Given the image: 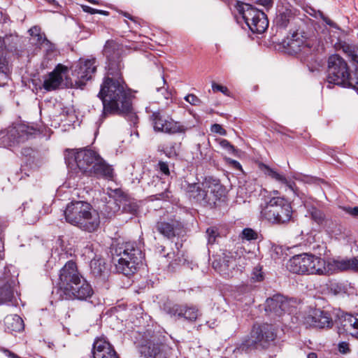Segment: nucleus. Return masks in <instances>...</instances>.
<instances>
[{"instance_id": "obj_50", "label": "nucleus", "mask_w": 358, "mask_h": 358, "mask_svg": "<svg viewBox=\"0 0 358 358\" xmlns=\"http://www.w3.org/2000/svg\"><path fill=\"white\" fill-rule=\"evenodd\" d=\"M220 145L222 148L227 150L230 153H234L236 150L235 147L227 139H222L220 142Z\"/></svg>"}, {"instance_id": "obj_14", "label": "nucleus", "mask_w": 358, "mask_h": 358, "mask_svg": "<svg viewBox=\"0 0 358 358\" xmlns=\"http://www.w3.org/2000/svg\"><path fill=\"white\" fill-rule=\"evenodd\" d=\"M96 63L94 58L80 59L72 66V77L76 87L83 89L87 81L92 79L96 71Z\"/></svg>"}, {"instance_id": "obj_58", "label": "nucleus", "mask_w": 358, "mask_h": 358, "mask_svg": "<svg viewBox=\"0 0 358 358\" xmlns=\"http://www.w3.org/2000/svg\"><path fill=\"white\" fill-rule=\"evenodd\" d=\"M258 3L264 6L266 9L272 6L273 0H258Z\"/></svg>"}, {"instance_id": "obj_54", "label": "nucleus", "mask_w": 358, "mask_h": 358, "mask_svg": "<svg viewBox=\"0 0 358 358\" xmlns=\"http://www.w3.org/2000/svg\"><path fill=\"white\" fill-rule=\"evenodd\" d=\"M319 15L323 20V21L331 27L336 28L337 27L334 22H333L329 17H326L322 12H319Z\"/></svg>"}, {"instance_id": "obj_55", "label": "nucleus", "mask_w": 358, "mask_h": 358, "mask_svg": "<svg viewBox=\"0 0 358 358\" xmlns=\"http://www.w3.org/2000/svg\"><path fill=\"white\" fill-rule=\"evenodd\" d=\"M344 210H345L346 213H348V214H350L354 217L358 216V206L353 207V208L345 207V208H344Z\"/></svg>"}, {"instance_id": "obj_22", "label": "nucleus", "mask_w": 358, "mask_h": 358, "mask_svg": "<svg viewBox=\"0 0 358 358\" xmlns=\"http://www.w3.org/2000/svg\"><path fill=\"white\" fill-rule=\"evenodd\" d=\"M67 72V67L57 64L55 69L50 73L43 81V88L47 91L57 89L63 83L64 75Z\"/></svg>"}, {"instance_id": "obj_35", "label": "nucleus", "mask_w": 358, "mask_h": 358, "mask_svg": "<svg viewBox=\"0 0 358 358\" xmlns=\"http://www.w3.org/2000/svg\"><path fill=\"white\" fill-rule=\"evenodd\" d=\"M294 19V15L291 9H278L275 19V23L278 28L285 29L288 24Z\"/></svg>"}, {"instance_id": "obj_31", "label": "nucleus", "mask_w": 358, "mask_h": 358, "mask_svg": "<svg viewBox=\"0 0 358 358\" xmlns=\"http://www.w3.org/2000/svg\"><path fill=\"white\" fill-rule=\"evenodd\" d=\"M5 331L13 334L24 329V324L22 319L17 315H7L4 318Z\"/></svg>"}, {"instance_id": "obj_29", "label": "nucleus", "mask_w": 358, "mask_h": 358, "mask_svg": "<svg viewBox=\"0 0 358 358\" xmlns=\"http://www.w3.org/2000/svg\"><path fill=\"white\" fill-rule=\"evenodd\" d=\"M180 227V224L176 221H160L157 222L155 229L164 237L171 239L176 236Z\"/></svg>"}, {"instance_id": "obj_33", "label": "nucleus", "mask_w": 358, "mask_h": 358, "mask_svg": "<svg viewBox=\"0 0 358 358\" xmlns=\"http://www.w3.org/2000/svg\"><path fill=\"white\" fill-rule=\"evenodd\" d=\"M90 270L95 278L105 279L108 273L105 261L102 258L94 257L90 262Z\"/></svg>"}, {"instance_id": "obj_45", "label": "nucleus", "mask_w": 358, "mask_h": 358, "mask_svg": "<svg viewBox=\"0 0 358 358\" xmlns=\"http://www.w3.org/2000/svg\"><path fill=\"white\" fill-rule=\"evenodd\" d=\"M83 255L87 256L88 258H94V244L92 243H87L83 249Z\"/></svg>"}, {"instance_id": "obj_61", "label": "nucleus", "mask_w": 358, "mask_h": 358, "mask_svg": "<svg viewBox=\"0 0 358 358\" xmlns=\"http://www.w3.org/2000/svg\"><path fill=\"white\" fill-rule=\"evenodd\" d=\"M46 2H48L49 4H51L55 7H57L59 6L58 3L55 0H45Z\"/></svg>"}, {"instance_id": "obj_28", "label": "nucleus", "mask_w": 358, "mask_h": 358, "mask_svg": "<svg viewBox=\"0 0 358 358\" xmlns=\"http://www.w3.org/2000/svg\"><path fill=\"white\" fill-rule=\"evenodd\" d=\"M340 323L344 331L358 338V314H345L341 318Z\"/></svg>"}, {"instance_id": "obj_12", "label": "nucleus", "mask_w": 358, "mask_h": 358, "mask_svg": "<svg viewBox=\"0 0 358 358\" xmlns=\"http://www.w3.org/2000/svg\"><path fill=\"white\" fill-rule=\"evenodd\" d=\"M150 120L155 131L169 134H185L193 127L189 124L175 121L171 117L166 116L159 110L153 112L150 116Z\"/></svg>"}, {"instance_id": "obj_37", "label": "nucleus", "mask_w": 358, "mask_h": 358, "mask_svg": "<svg viewBox=\"0 0 358 358\" xmlns=\"http://www.w3.org/2000/svg\"><path fill=\"white\" fill-rule=\"evenodd\" d=\"M28 32L31 37L32 43L41 48V45L46 41V36L44 32H42L41 28L39 26H33L31 27Z\"/></svg>"}, {"instance_id": "obj_9", "label": "nucleus", "mask_w": 358, "mask_h": 358, "mask_svg": "<svg viewBox=\"0 0 358 358\" xmlns=\"http://www.w3.org/2000/svg\"><path fill=\"white\" fill-rule=\"evenodd\" d=\"M282 45L290 54L299 55L306 59L319 49V41L315 37H306L304 33L294 32L282 41Z\"/></svg>"}, {"instance_id": "obj_47", "label": "nucleus", "mask_w": 358, "mask_h": 358, "mask_svg": "<svg viewBox=\"0 0 358 358\" xmlns=\"http://www.w3.org/2000/svg\"><path fill=\"white\" fill-rule=\"evenodd\" d=\"M206 234L208 235V242L210 244H213L215 243L216 237H217V230L214 228H208L206 231Z\"/></svg>"}, {"instance_id": "obj_36", "label": "nucleus", "mask_w": 358, "mask_h": 358, "mask_svg": "<svg viewBox=\"0 0 358 358\" xmlns=\"http://www.w3.org/2000/svg\"><path fill=\"white\" fill-rule=\"evenodd\" d=\"M11 72L10 62L3 50H0V85L6 83Z\"/></svg>"}, {"instance_id": "obj_30", "label": "nucleus", "mask_w": 358, "mask_h": 358, "mask_svg": "<svg viewBox=\"0 0 358 358\" xmlns=\"http://www.w3.org/2000/svg\"><path fill=\"white\" fill-rule=\"evenodd\" d=\"M264 171L266 176L278 182L281 185H285L294 194H296L297 187L295 182L291 180L287 179L285 175L278 173L275 169H271L266 165H264Z\"/></svg>"}, {"instance_id": "obj_63", "label": "nucleus", "mask_w": 358, "mask_h": 358, "mask_svg": "<svg viewBox=\"0 0 358 358\" xmlns=\"http://www.w3.org/2000/svg\"><path fill=\"white\" fill-rule=\"evenodd\" d=\"M307 358H317V355L315 352H310L308 354Z\"/></svg>"}, {"instance_id": "obj_42", "label": "nucleus", "mask_w": 358, "mask_h": 358, "mask_svg": "<svg viewBox=\"0 0 358 358\" xmlns=\"http://www.w3.org/2000/svg\"><path fill=\"white\" fill-rule=\"evenodd\" d=\"M158 150L163 152L169 158H171L176 155L173 145H171L170 147L165 145L159 146Z\"/></svg>"}, {"instance_id": "obj_17", "label": "nucleus", "mask_w": 358, "mask_h": 358, "mask_svg": "<svg viewBox=\"0 0 358 358\" xmlns=\"http://www.w3.org/2000/svg\"><path fill=\"white\" fill-rule=\"evenodd\" d=\"M92 294L91 285L84 278L61 291V296L66 300H86L91 297Z\"/></svg>"}, {"instance_id": "obj_4", "label": "nucleus", "mask_w": 358, "mask_h": 358, "mask_svg": "<svg viewBox=\"0 0 358 358\" xmlns=\"http://www.w3.org/2000/svg\"><path fill=\"white\" fill-rule=\"evenodd\" d=\"M292 213V204L285 196H266L259 206L260 218L273 224L289 222Z\"/></svg>"}, {"instance_id": "obj_49", "label": "nucleus", "mask_w": 358, "mask_h": 358, "mask_svg": "<svg viewBox=\"0 0 358 358\" xmlns=\"http://www.w3.org/2000/svg\"><path fill=\"white\" fill-rule=\"evenodd\" d=\"M157 92L159 93L164 99L169 100L171 99V92L168 90L167 87H157Z\"/></svg>"}, {"instance_id": "obj_20", "label": "nucleus", "mask_w": 358, "mask_h": 358, "mask_svg": "<svg viewBox=\"0 0 358 358\" xmlns=\"http://www.w3.org/2000/svg\"><path fill=\"white\" fill-rule=\"evenodd\" d=\"M92 352L94 358H119L113 346L104 337L94 341Z\"/></svg>"}, {"instance_id": "obj_15", "label": "nucleus", "mask_w": 358, "mask_h": 358, "mask_svg": "<svg viewBox=\"0 0 358 358\" xmlns=\"http://www.w3.org/2000/svg\"><path fill=\"white\" fill-rule=\"evenodd\" d=\"M294 302L280 294H275L268 298L265 302L264 310L271 317H280L293 312Z\"/></svg>"}, {"instance_id": "obj_11", "label": "nucleus", "mask_w": 358, "mask_h": 358, "mask_svg": "<svg viewBox=\"0 0 358 358\" xmlns=\"http://www.w3.org/2000/svg\"><path fill=\"white\" fill-rule=\"evenodd\" d=\"M66 152L65 162L67 166H73L75 163L78 169L86 175L99 157L96 151L87 148L79 150H66Z\"/></svg>"}, {"instance_id": "obj_43", "label": "nucleus", "mask_w": 358, "mask_h": 358, "mask_svg": "<svg viewBox=\"0 0 358 358\" xmlns=\"http://www.w3.org/2000/svg\"><path fill=\"white\" fill-rule=\"evenodd\" d=\"M157 169L164 176H170L169 165L165 162L159 161L157 165Z\"/></svg>"}, {"instance_id": "obj_7", "label": "nucleus", "mask_w": 358, "mask_h": 358, "mask_svg": "<svg viewBox=\"0 0 358 358\" xmlns=\"http://www.w3.org/2000/svg\"><path fill=\"white\" fill-rule=\"evenodd\" d=\"M135 343L144 358H168L166 353L169 348L164 343V337L158 332L148 329L139 333Z\"/></svg>"}, {"instance_id": "obj_39", "label": "nucleus", "mask_w": 358, "mask_h": 358, "mask_svg": "<svg viewBox=\"0 0 358 358\" xmlns=\"http://www.w3.org/2000/svg\"><path fill=\"white\" fill-rule=\"evenodd\" d=\"M311 218L320 225H323L326 222L325 215L320 210L313 207L310 210Z\"/></svg>"}, {"instance_id": "obj_59", "label": "nucleus", "mask_w": 358, "mask_h": 358, "mask_svg": "<svg viewBox=\"0 0 358 358\" xmlns=\"http://www.w3.org/2000/svg\"><path fill=\"white\" fill-rule=\"evenodd\" d=\"M229 163L236 170H241L242 169V166H241V164L238 161L234 160V159H230L229 160Z\"/></svg>"}, {"instance_id": "obj_24", "label": "nucleus", "mask_w": 358, "mask_h": 358, "mask_svg": "<svg viewBox=\"0 0 358 358\" xmlns=\"http://www.w3.org/2000/svg\"><path fill=\"white\" fill-rule=\"evenodd\" d=\"M89 176H95L106 180H113L114 170L100 155L92 167L87 174Z\"/></svg>"}, {"instance_id": "obj_27", "label": "nucleus", "mask_w": 358, "mask_h": 358, "mask_svg": "<svg viewBox=\"0 0 358 358\" xmlns=\"http://www.w3.org/2000/svg\"><path fill=\"white\" fill-rule=\"evenodd\" d=\"M162 178L159 176H154L152 177V184L156 188V192L162 190L161 192H157L150 196L152 201L155 200H169L171 196V192L169 191V184H166L162 180Z\"/></svg>"}, {"instance_id": "obj_48", "label": "nucleus", "mask_w": 358, "mask_h": 358, "mask_svg": "<svg viewBox=\"0 0 358 358\" xmlns=\"http://www.w3.org/2000/svg\"><path fill=\"white\" fill-rule=\"evenodd\" d=\"M121 14L124 16L125 17L129 19L131 21H132L133 22V26H130L129 24L127 22V20H125V22L127 23V24L128 25V27L131 29H136L137 27H138V22L136 21V18L131 16L129 13H127V12H123L122 11L121 12Z\"/></svg>"}, {"instance_id": "obj_5", "label": "nucleus", "mask_w": 358, "mask_h": 358, "mask_svg": "<svg viewBox=\"0 0 358 358\" xmlns=\"http://www.w3.org/2000/svg\"><path fill=\"white\" fill-rule=\"evenodd\" d=\"M144 256L134 242H126L115 248L113 257L115 271L126 276L134 274Z\"/></svg>"}, {"instance_id": "obj_21", "label": "nucleus", "mask_w": 358, "mask_h": 358, "mask_svg": "<svg viewBox=\"0 0 358 358\" xmlns=\"http://www.w3.org/2000/svg\"><path fill=\"white\" fill-rule=\"evenodd\" d=\"M329 275L345 271H357L358 257L333 258L329 259Z\"/></svg>"}, {"instance_id": "obj_41", "label": "nucleus", "mask_w": 358, "mask_h": 358, "mask_svg": "<svg viewBox=\"0 0 358 358\" xmlns=\"http://www.w3.org/2000/svg\"><path fill=\"white\" fill-rule=\"evenodd\" d=\"M264 273L262 271V268L259 266L255 267L251 274V280L253 282H261L264 280Z\"/></svg>"}, {"instance_id": "obj_3", "label": "nucleus", "mask_w": 358, "mask_h": 358, "mask_svg": "<svg viewBox=\"0 0 358 358\" xmlns=\"http://www.w3.org/2000/svg\"><path fill=\"white\" fill-rule=\"evenodd\" d=\"M64 214L68 223L82 231L92 233L97 231L99 227V213L86 201H73L69 203Z\"/></svg>"}, {"instance_id": "obj_32", "label": "nucleus", "mask_w": 358, "mask_h": 358, "mask_svg": "<svg viewBox=\"0 0 358 358\" xmlns=\"http://www.w3.org/2000/svg\"><path fill=\"white\" fill-rule=\"evenodd\" d=\"M182 187L189 198H192L197 202L202 204L204 198L203 187H201L200 185L198 183H189L186 181L185 182V184L182 185Z\"/></svg>"}, {"instance_id": "obj_60", "label": "nucleus", "mask_w": 358, "mask_h": 358, "mask_svg": "<svg viewBox=\"0 0 358 358\" xmlns=\"http://www.w3.org/2000/svg\"><path fill=\"white\" fill-rule=\"evenodd\" d=\"M303 178H305L306 180L305 179H301L299 177H295V179H296V180H304L306 182H311L313 181V178H310V177H308V176H303Z\"/></svg>"}, {"instance_id": "obj_1", "label": "nucleus", "mask_w": 358, "mask_h": 358, "mask_svg": "<svg viewBox=\"0 0 358 358\" xmlns=\"http://www.w3.org/2000/svg\"><path fill=\"white\" fill-rule=\"evenodd\" d=\"M122 50L113 41H108L103 50L106 57V73L101 85L98 96L103 103L101 118L109 115H134L132 112V95L123 76L124 64L122 60Z\"/></svg>"}, {"instance_id": "obj_19", "label": "nucleus", "mask_w": 358, "mask_h": 358, "mask_svg": "<svg viewBox=\"0 0 358 358\" xmlns=\"http://www.w3.org/2000/svg\"><path fill=\"white\" fill-rule=\"evenodd\" d=\"M304 323L309 327L322 329L331 327L333 322L328 312L314 309L305 317Z\"/></svg>"}, {"instance_id": "obj_13", "label": "nucleus", "mask_w": 358, "mask_h": 358, "mask_svg": "<svg viewBox=\"0 0 358 358\" xmlns=\"http://www.w3.org/2000/svg\"><path fill=\"white\" fill-rule=\"evenodd\" d=\"M164 310L176 320H182L188 322H196L201 315L199 308L193 304L167 302L164 305Z\"/></svg>"}, {"instance_id": "obj_8", "label": "nucleus", "mask_w": 358, "mask_h": 358, "mask_svg": "<svg viewBox=\"0 0 358 358\" xmlns=\"http://www.w3.org/2000/svg\"><path fill=\"white\" fill-rule=\"evenodd\" d=\"M238 20H243L249 29L255 34L264 33L268 27L266 15L249 3L238 2Z\"/></svg>"}, {"instance_id": "obj_34", "label": "nucleus", "mask_w": 358, "mask_h": 358, "mask_svg": "<svg viewBox=\"0 0 358 358\" xmlns=\"http://www.w3.org/2000/svg\"><path fill=\"white\" fill-rule=\"evenodd\" d=\"M20 38L16 34L6 35L3 38L0 36V50L6 49L9 52H15L17 50L20 44Z\"/></svg>"}, {"instance_id": "obj_18", "label": "nucleus", "mask_w": 358, "mask_h": 358, "mask_svg": "<svg viewBox=\"0 0 358 358\" xmlns=\"http://www.w3.org/2000/svg\"><path fill=\"white\" fill-rule=\"evenodd\" d=\"M83 278L78 271L76 264L71 260L67 262L59 271V286L60 291L75 284Z\"/></svg>"}, {"instance_id": "obj_53", "label": "nucleus", "mask_w": 358, "mask_h": 358, "mask_svg": "<svg viewBox=\"0 0 358 358\" xmlns=\"http://www.w3.org/2000/svg\"><path fill=\"white\" fill-rule=\"evenodd\" d=\"M211 131L220 134L221 135H225L226 131L222 127L220 124H214L211 127Z\"/></svg>"}, {"instance_id": "obj_25", "label": "nucleus", "mask_w": 358, "mask_h": 358, "mask_svg": "<svg viewBox=\"0 0 358 358\" xmlns=\"http://www.w3.org/2000/svg\"><path fill=\"white\" fill-rule=\"evenodd\" d=\"M41 203L39 201L30 200L22 203L21 213L24 220L29 224L36 222L40 216Z\"/></svg>"}, {"instance_id": "obj_62", "label": "nucleus", "mask_w": 358, "mask_h": 358, "mask_svg": "<svg viewBox=\"0 0 358 358\" xmlns=\"http://www.w3.org/2000/svg\"><path fill=\"white\" fill-rule=\"evenodd\" d=\"M46 2H48L49 4H51L55 7H57L59 6L58 3L55 0H45Z\"/></svg>"}, {"instance_id": "obj_51", "label": "nucleus", "mask_w": 358, "mask_h": 358, "mask_svg": "<svg viewBox=\"0 0 358 358\" xmlns=\"http://www.w3.org/2000/svg\"><path fill=\"white\" fill-rule=\"evenodd\" d=\"M41 48H44L48 54L53 52L56 50L55 44L51 43L48 38L46 39V41H45L44 43L41 45Z\"/></svg>"}, {"instance_id": "obj_64", "label": "nucleus", "mask_w": 358, "mask_h": 358, "mask_svg": "<svg viewBox=\"0 0 358 358\" xmlns=\"http://www.w3.org/2000/svg\"><path fill=\"white\" fill-rule=\"evenodd\" d=\"M279 194H280V193L278 190H274V191L270 192L269 195H268L267 196H280Z\"/></svg>"}, {"instance_id": "obj_26", "label": "nucleus", "mask_w": 358, "mask_h": 358, "mask_svg": "<svg viewBox=\"0 0 358 358\" xmlns=\"http://www.w3.org/2000/svg\"><path fill=\"white\" fill-rule=\"evenodd\" d=\"M309 275H329V259L309 254Z\"/></svg>"}, {"instance_id": "obj_44", "label": "nucleus", "mask_w": 358, "mask_h": 358, "mask_svg": "<svg viewBox=\"0 0 358 358\" xmlns=\"http://www.w3.org/2000/svg\"><path fill=\"white\" fill-rule=\"evenodd\" d=\"M185 100L192 106H200L202 103L201 99L194 94L185 96Z\"/></svg>"}, {"instance_id": "obj_16", "label": "nucleus", "mask_w": 358, "mask_h": 358, "mask_svg": "<svg viewBox=\"0 0 358 358\" xmlns=\"http://www.w3.org/2000/svg\"><path fill=\"white\" fill-rule=\"evenodd\" d=\"M202 186L204 189L203 205L215 206L217 201H220L225 194V188L217 179L210 177L206 178Z\"/></svg>"}, {"instance_id": "obj_38", "label": "nucleus", "mask_w": 358, "mask_h": 358, "mask_svg": "<svg viewBox=\"0 0 358 358\" xmlns=\"http://www.w3.org/2000/svg\"><path fill=\"white\" fill-rule=\"evenodd\" d=\"M13 296V289L10 285L6 284L0 287V305L11 301Z\"/></svg>"}, {"instance_id": "obj_40", "label": "nucleus", "mask_w": 358, "mask_h": 358, "mask_svg": "<svg viewBox=\"0 0 358 358\" xmlns=\"http://www.w3.org/2000/svg\"><path fill=\"white\" fill-rule=\"evenodd\" d=\"M240 238L243 241H255L258 238V234L251 228H245L240 234Z\"/></svg>"}, {"instance_id": "obj_2", "label": "nucleus", "mask_w": 358, "mask_h": 358, "mask_svg": "<svg viewBox=\"0 0 358 358\" xmlns=\"http://www.w3.org/2000/svg\"><path fill=\"white\" fill-rule=\"evenodd\" d=\"M343 50L356 65L355 71L351 74L347 62L338 55H332L328 59L327 82L344 87H351L358 91V48L345 44Z\"/></svg>"}, {"instance_id": "obj_23", "label": "nucleus", "mask_w": 358, "mask_h": 358, "mask_svg": "<svg viewBox=\"0 0 358 358\" xmlns=\"http://www.w3.org/2000/svg\"><path fill=\"white\" fill-rule=\"evenodd\" d=\"M309 254L303 253L292 257L287 264V269L296 274L309 275Z\"/></svg>"}, {"instance_id": "obj_6", "label": "nucleus", "mask_w": 358, "mask_h": 358, "mask_svg": "<svg viewBox=\"0 0 358 358\" xmlns=\"http://www.w3.org/2000/svg\"><path fill=\"white\" fill-rule=\"evenodd\" d=\"M276 332L271 324H254L250 334L236 347L234 353H249L252 350L267 348L275 341Z\"/></svg>"}, {"instance_id": "obj_10", "label": "nucleus", "mask_w": 358, "mask_h": 358, "mask_svg": "<svg viewBox=\"0 0 358 358\" xmlns=\"http://www.w3.org/2000/svg\"><path fill=\"white\" fill-rule=\"evenodd\" d=\"M36 130L33 127L17 124L0 131V146L9 147L23 143L33 138Z\"/></svg>"}, {"instance_id": "obj_56", "label": "nucleus", "mask_w": 358, "mask_h": 358, "mask_svg": "<svg viewBox=\"0 0 358 358\" xmlns=\"http://www.w3.org/2000/svg\"><path fill=\"white\" fill-rule=\"evenodd\" d=\"M1 351L4 353V355L8 357V358H21L20 357H19L17 355H16L15 353L10 351L8 349H6V348H2L1 349Z\"/></svg>"}, {"instance_id": "obj_52", "label": "nucleus", "mask_w": 358, "mask_h": 358, "mask_svg": "<svg viewBox=\"0 0 358 358\" xmlns=\"http://www.w3.org/2000/svg\"><path fill=\"white\" fill-rule=\"evenodd\" d=\"M338 348L342 354H347L350 352V344L345 341L339 343Z\"/></svg>"}, {"instance_id": "obj_46", "label": "nucleus", "mask_w": 358, "mask_h": 358, "mask_svg": "<svg viewBox=\"0 0 358 358\" xmlns=\"http://www.w3.org/2000/svg\"><path fill=\"white\" fill-rule=\"evenodd\" d=\"M212 90L214 92H221L223 94L226 96H229L230 95V92L227 87L217 84L215 82L212 83Z\"/></svg>"}, {"instance_id": "obj_57", "label": "nucleus", "mask_w": 358, "mask_h": 358, "mask_svg": "<svg viewBox=\"0 0 358 358\" xmlns=\"http://www.w3.org/2000/svg\"><path fill=\"white\" fill-rule=\"evenodd\" d=\"M83 9L85 12L90 13V14H95V13H101V10L93 8L88 6H83Z\"/></svg>"}]
</instances>
